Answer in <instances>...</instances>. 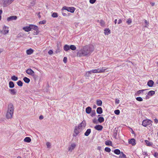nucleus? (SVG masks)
I'll return each instance as SVG.
<instances>
[{"mask_svg": "<svg viewBox=\"0 0 158 158\" xmlns=\"http://www.w3.org/2000/svg\"><path fill=\"white\" fill-rule=\"evenodd\" d=\"M94 50V48L93 46L86 45L83 49L77 52V56L80 57L89 55Z\"/></svg>", "mask_w": 158, "mask_h": 158, "instance_id": "1", "label": "nucleus"}, {"mask_svg": "<svg viewBox=\"0 0 158 158\" xmlns=\"http://www.w3.org/2000/svg\"><path fill=\"white\" fill-rule=\"evenodd\" d=\"M13 106L12 103H10L8 105V110L6 114L7 118L10 119L12 118L13 113Z\"/></svg>", "mask_w": 158, "mask_h": 158, "instance_id": "2", "label": "nucleus"}, {"mask_svg": "<svg viewBox=\"0 0 158 158\" xmlns=\"http://www.w3.org/2000/svg\"><path fill=\"white\" fill-rule=\"evenodd\" d=\"M75 10V8L73 7H67V6H64L62 8V10H66V11H65V12L68 14H69L68 12H70L72 13H73L74 12Z\"/></svg>", "mask_w": 158, "mask_h": 158, "instance_id": "3", "label": "nucleus"}, {"mask_svg": "<svg viewBox=\"0 0 158 158\" xmlns=\"http://www.w3.org/2000/svg\"><path fill=\"white\" fill-rule=\"evenodd\" d=\"M106 69L105 67H102V69H93L91 70V71H92V73H103Z\"/></svg>", "mask_w": 158, "mask_h": 158, "instance_id": "4", "label": "nucleus"}, {"mask_svg": "<svg viewBox=\"0 0 158 158\" xmlns=\"http://www.w3.org/2000/svg\"><path fill=\"white\" fill-rule=\"evenodd\" d=\"M152 122L150 120H144L143 121L142 125L144 127H146L148 125L151 124Z\"/></svg>", "mask_w": 158, "mask_h": 158, "instance_id": "5", "label": "nucleus"}, {"mask_svg": "<svg viewBox=\"0 0 158 158\" xmlns=\"http://www.w3.org/2000/svg\"><path fill=\"white\" fill-rule=\"evenodd\" d=\"M15 0H3V6L4 7L7 6Z\"/></svg>", "mask_w": 158, "mask_h": 158, "instance_id": "6", "label": "nucleus"}, {"mask_svg": "<svg viewBox=\"0 0 158 158\" xmlns=\"http://www.w3.org/2000/svg\"><path fill=\"white\" fill-rule=\"evenodd\" d=\"M81 129L77 127V126H76L74 131V134L73 135V136H76L80 132L79 130Z\"/></svg>", "mask_w": 158, "mask_h": 158, "instance_id": "7", "label": "nucleus"}, {"mask_svg": "<svg viewBox=\"0 0 158 158\" xmlns=\"http://www.w3.org/2000/svg\"><path fill=\"white\" fill-rule=\"evenodd\" d=\"M8 29V28L7 26H4L3 28V30H2V34L4 35L7 34L9 32Z\"/></svg>", "mask_w": 158, "mask_h": 158, "instance_id": "8", "label": "nucleus"}, {"mask_svg": "<svg viewBox=\"0 0 158 158\" xmlns=\"http://www.w3.org/2000/svg\"><path fill=\"white\" fill-rule=\"evenodd\" d=\"M17 17L16 16H10L7 18V20L8 21H10L13 20H16L17 19Z\"/></svg>", "mask_w": 158, "mask_h": 158, "instance_id": "9", "label": "nucleus"}, {"mask_svg": "<svg viewBox=\"0 0 158 158\" xmlns=\"http://www.w3.org/2000/svg\"><path fill=\"white\" fill-rule=\"evenodd\" d=\"M76 146V145L75 143H73L71 144L70 146L68 148L69 151L72 152V150L74 149Z\"/></svg>", "mask_w": 158, "mask_h": 158, "instance_id": "10", "label": "nucleus"}, {"mask_svg": "<svg viewBox=\"0 0 158 158\" xmlns=\"http://www.w3.org/2000/svg\"><path fill=\"white\" fill-rule=\"evenodd\" d=\"M86 126V122L85 120H83L81 123L79 124L77 127H79L80 129L83 127H85Z\"/></svg>", "mask_w": 158, "mask_h": 158, "instance_id": "11", "label": "nucleus"}, {"mask_svg": "<svg viewBox=\"0 0 158 158\" xmlns=\"http://www.w3.org/2000/svg\"><path fill=\"white\" fill-rule=\"evenodd\" d=\"M26 72L28 74L31 75V76L35 73L31 69H27L26 70Z\"/></svg>", "mask_w": 158, "mask_h": 158, "instance_id": "12", "label": "nucleus"}, {"mask_svg": "<svg viewBox=\"0 0 158 158\" xmlns=\"http://www.w3.org/2000/svg\"><path fill=\"white\" fill-rule=\"evenodd\" d=\"M94 128L98 131H101L103 129V126L102 125H96L94 127Z\"/></svg>", "mask_w": 158, "mask_h": 158, "instance_id": "13", "label": "nucleus"}, {"mask_svg": "<svg viewBox=\"0 0 158 158\" xmlns=\"http://www.w3.org/2000/svg\"><path fill=\"white\" fill-rule=\"evenodd\" d=\"M128 143L131 144L133 146H134L136 144L135 140L134 138H132L129 140Z\"/></svg>", "mask_w": 158, "mask_h": 158, "instance_id": "14", "label": "nucleus"}, {"mask_svg": "<svg viewBox=\"0 0 158 158\" xmlns=\"http://www.w3.org/2000/svg\"><path fill=\"white\" fill-rule=\"evenodd\" d=\"M30 27L31 28V30L32 29L35 31H37L38 29H39L38 27L35 25L30 24Z\"/></svg>", "mask_w": 158, "mask_h": 158, "instance_id": "15", "label": "nucleus"}, {"mask_svg": "<svg viewBox=\"0 0 158 158\" xmlns=\"http://www.w3.org/2000/svg\"><path fill=\"white\" fill-rule=\"evenodd\" d=\"M154 84V82L152 80H149L147 82V85L149 87H152Z\"/></svg>", "mask_w": 158, "mask_h": 158, "instance_id": "16", "label": "nucleus"}, {"mask_svg": "<svg viewBox=\"0 0 158 158\" xmlns=\"http://www.w3.org/2000/svg\"><path fill=\"white\" fill-rule=\"evenodd\" d=\"M91 111H92V108L88 106L86 108L85 112L87 114H90L91 113Z\"/></svg>", "mask_w": 158, "mask_h": 158, "instance_id": "17", "label": "nucleus"}, {"mask_svg": "<svg viewBox=\"0 0 158 158\" xmlns=\"http://www.w3.org/2000/svg\"><path fill=\"white\" fill-rule=\"evenodd\" d=\"M23 29L25 31L29 32L31 31V28L30 27V25L29 26H26L24 27L23 28Z\"/></svg>", "mask_w": 158, "mask_h": 158, "instance_id": "18", "label": "nucleus"}, {"mask_svg": "<svg viewBox=\"0 0 158 158\" xmlns=\"http://www.w3.org/2000/svg\"><path fill=\"white\" fill-rule=\"evenodd\" d=\"M147 89H141L140 90H139L135 94V96H139L140 94L143 92V91L146 90Z\"/></svg>", "mask_w": 158, "mask_h": 158, "instance_id": "19", "label": "nucleus"}, {"mask_svg": "<svg viewBox=\"0 0 158 158\" xmlns=\"http://www.w3.org/2000/svg\"><path fill=\"white\" fill-rule=\"evenodd\" d=\"M96 111L98 114H101L103 112L102 109L101 107H98L97 108Z\"/></svg>", "mask_w": 158, "mask_h": 158, "instance_id": "20", "label": "nucleus"}, {"mask_svg": "<svg viewBox=\"0 0 158 158\" xmlns=\"http://www.w3.org/2000/svg\"><path fill=\"white\" fill-rule=\"evenodd\" d=\"M70 49V46L69 45L67 44H65L64 45V49L65 51L67 52Z\"/></svg>", "mask_w": 158, "mask_h": 158, "instance_id": "21", "label": "nucleus"}, {"mask_svg": "<svg viewBox=\"0 0 158 158\" xmlns=\"http://www.w3.org/2000/svg\"><path fill=\"white\" fill-rule=\"evenodd\" d=\"M9 91H10V93L12 95H15L17 93V90L15 89H10Z\"/></svg>", "mask_w": 158, "mask_h": 158, "instance_id": "22", "label": "nucleus"}, {"mask_svg": "<svg viewBox=\"0 0 158 158\" xmlns=\"http://www.w3.org/2000/svg\"><path fill=\"white\" fill-rule=\"evenodd\" d=\"M33 52V50L31 48L27 49L26 51V53L28 55H31Z\"/></svg>", "mask_w": 158, "mask_h": 158, "instance_id": "23", "label": "nucleus"}, {"mask_svg": "<svg viewBox=\"0 0 158 158\" xmlns=\"http://www.w3.org/2000/svg\"><path fill=\"white\" fill-rule=\"evenodd\" d=\"M91 130L90 129H88L84 134L85 135V136H88L91 133Z\"/></svg>", "mask_w": 158, "mask_h": 158, "instance_id": "24", "label": "nucleus"}, {"mask_svg": "<svg viewBox=\"0 0 158 158\" xmlns=\"http://www.w3.org/2000/svg\"><path fill=\"white\" fill-rule=\"evenodd\" d=\"M96 104L98 106H101L102 104V101L99 99H97L96 101Z\"/></svg>", "mask_w": 158, "mask_h": 158, "instance_id": "25", "label": "nucleus"}, {"mask_svg": "<svg viewBox=\"0 0 158 158\" xmlns=\"http://www.w3.org/2000/svg\"><path fill=\"white\" fill-rule=\"evenodd\" d=\"M9 87L10 88H13L15 86V85L14 82L12 81H10L9 82Z\"/></svg>", "mask_w": 158, "mask_h": 158, "instance_id": "26", "label": "nucleus"}, {"mask_svg": "<svg viewBox=\"0 0 158 158\" xmlns=\"http://www.w3.org/2000/svg\"><path fill=\"white\" fill-rule=\"evenodd\" d=\"M23 80L27 83H28L30 81V79L26 77H25L23 78Z\"/></svg>", "mask_w": 158, "mask_h": 158, "instance_id": "27", "label": "nucleus"}, {"mask_svg": "<svg viewBox=\"0 0 158 158\" xmlns=\"http://www.w3.org/2000/svg\"><path fill=\"white\" fill-rule=\"evenodd\" d=\"M104 31H105L104 33L106 35H108L109 33L110 34V31L109 29V28H106Z\"/></svg>", "mask_w": 158, "mask_h": 158, "instance_id": "28", "label": "nucleus"}, {"mask_svg": "<svg viewBox=\"0 0 158 158\" xmlns=\"http://www.w3.org/2000/svg\"><path fill=\"white\" fill-rule=\"evenodd\" d=\"M98 121L100 123H102L104 121V118L102 117H99Z\"/></svg>", "mask_w": 158, "mask_h": 158, "instance_id": "29", "label": "nucleus"}, {"mask_svg": "<svg viewBox=\"0 0 158 158\" xmlns=\"http://www.w3.org/2000/svg\"><path fill=\"white\" fill-rule=\"evenodd\" d=\"M24 141L26 142L29 143L31 141V139L29 137H26L24 139Z\"/></svg>", "mask_w": 158, "mask_h": 158, "instance_id": "30", "label": "nucleus"}, {"mask_svg": "<svg viewBox=\"0 0 158 158\" xmlns=\"http://www.w3.org/2000/svg\"><path fill=\"white\" fill-rule=\"evenodd\" d=\"M155 94V91L153 90H151L148 92V95L149 96H153Z\"/></svg>", "mask_w": 158, "mask_h": 158, "instance_id": "31", "label": "nucleus"}, {"mask_svg": "<svg viewBox=\"0 0 158 158\" xmlns=\"http://www.w3.org/2000/svg\"><path fill=\"white\" fill-rule=\"evenodd\" d=\"M145 142L147 145L148 146H150L152 145V143L151 142H150L148 141V140H145Z\"/></svg>", "mask_w": 158, "mask_h": 158, "instance_id": "32", "label": "nucleus"}, {"mask_svg": "<svg viewBox=\"0 0 158 158\" xmlns=\"http://www.w3.org/2000/svg\"><path fill=\"white\" fill-rule=\"evenodd\" d=\"M115 154L117 155H119L121 153L120 151L118 149H115L114 151Z\"/></svg>", "mask_w": 158, "mask_h": 158, "instance_id": "33", "label": "nucleus"}, {"mask_svg": "<svg viewBox=\"0 0 158 158\" xmlns=\"http://www.w3.org/2000/svg\"><path fill=\"white\" fill-rule=\"evenodd\" d=\"M112 142L111 141L107 140L106 141L105 144L106 145H112Z\"/></svg>", "mask_w": 158, "mask_h": 158, "instance_id": "34", "label": "nucleus"}, {"mask_svg": "<svg viewBox=\"0 0 158 158\" xmlns=\"http://www.w3.org/2000/svg\"><path fill=\"white\" fill-rule=\"evenodd\" d=\"M11 79L13 81H16L18 80V77H16L15 75H13L11 77Z\"/></svg>", "mask_w": 158, "mask_h": 158, "instance_id": "35", "label": "nucleus"}, {"mask_svg": "<svg viewBox=\"0 0 158 158\" xmlns=\"http://www.w3.org/2000/svg\"><path fill=\"white\" fill-rule=\"evenodd\" d=\"M17 85L20 87H21L23 86V82L20 80H19L17 82Z\"/></svg>", "mask_w": 158, "mask_h": 158, "instance_id": "36", "label": "nucleus"}, {"mask_svg": "<svg viewBox=\"0 0 158 158\" xmlns=\"http://www.w3.org/2000/svg\"><path fill=\"white\" fill-rule=\"evenodd\" d=\"M100 23L101 26L104 27L105 26V23L103 20H101L100 22Z\"/></svg>", "mask_w": 158, "mask_h": 158, "instance_id": "37", "label": "nucleus"}, {"mask_svg": "<svg viewBox=\"0 0 158 158\" xmlns=\"http://www.w3.org/2000/svg\"><path fill=\"white\" fill-rule=\"evenodd\" d=\"M70 49L72 50H75L76 49V47L73 45H71L70 46Z\"/></svg>", "mask_w": 158, "mask_h": 158, "instance_id": "38", "label": "nucleus"}, {"mask_svg": "<svg viewBox=\"0 0 158 158\" xmlns=\"http://www.w3.org/2000/svg\"><path fill=\"white\" fill-rule=\"evenodd\" d=\"M60 47L59 46V45L57 44V49L56 50V52L58 53L60 52L61 50Z\"/></svg>", "mask_w": 158, "mask_h": 158, "instance_id": "39", "label": "nucleus"}, {"mask_svg": "<svg viewBox=\"0 0 158 158\" xmlns=\"http://www.w3.org/2000/svg\"><path fill=\"white\" fill-rule=\"evenodd\" d=\"M117 130L116 128H115L114 129V133L113 134L114 136H116L117 134Z\"/></svg>", "mask_w": 158, "mask_h": 158, "instance_id": "40", "label": "nucleus"}, {"mask_svg": "<svg viewBox=\"0 0 158 158\" xmlns=\"http://www.w3.org/2000/svg\"><path fill=\"white\" fill-rule=\"evenodd\" d=\"M121 155L119 156V158H123V157H126V155L123 153V152H121Z\"/></svg>", "mask_w": 158, "mask_h": 158, "instance_id": "41", "label": "nucleus"}, {"mask_svg": "<svg viewBox=\"0 0 158 158\" xmlns=\"http://www.w3.org/2000/svg\"><path fill=\"white\" fill-rule=\"evenodd\" d=\"M58 16V14L57 13L54 12L52 15V16L54 18L57 17Z\"/></svg>", "mask_w": 158, "mask_h": 158, "instance_id": "42", "label": "nucleus"}, {"mask_svg": "<svg viewBox=\"0 0 158 158\" xmlns=\"http://www.w3.org/2000/svg\"><path fill=\"white\" fill-rule=\"evenodd\" d=\"M105 151L107 152H110L111 151V149L108 147H106L105 148Z\"/></svg>", "mask_w": 158, "mask_h": 158, "instance_id": "43", "label": "nucleus"}, {"mask_svg": "<svg viewBox=\"0 0 158 158\" xmlns=\"http://www.w3.org/2000/svg\"><path fill=\"white\" fill-rule=\"evenodd\" d=\"M46 23V21L45 20H44L42 21H40L39 22V23L40 24H44Z\"/></svg>", "mask_w": 158, "mask_h": 158, "instance_id": "44", "label": "nucleus"}, {"mask_svg": "<svg viewBox=\"0 0 158 158\" xmlns=\"http://www.w3.org/2000/svg\"><path fill=\"white\" fill-rule=\"evenodd\" d=\"M91 116L92 117H93L95 116L96 115V112L95 110H93L91 111Z\"/></svg>", "mask_w": 158, "mask_h": 158, "instance_id": "45", "label": "nucleus"}, {"mask_svg": "<svg viewBox=\"0 0 158 158\" xmlns=\"http://www.w3.org/2000/svg\"><path fill=\"white\" fill-rule=\"evenodd\" d=\"M32 76L33 77L34 79L35 80H36V79H37L38 78V76L36 75L35 74V73H34Z\"/></svg>", "mask_w": 158, "mask_h": 158, "instance_id": "46", "label": "nucleus"}, {"mask_svg": "<svg viewBox=\"0 0 158 158\" xmlns=\"http://www.w3.org/2000/svg\"><path fill=\"white\" fill-rule=\"evenodd\" d=\"M136 100L138 101L141 102L143 100L142 98L141 97H137L136 98Z\"/></svg>", "mask_w": 158, "mask_h": 158, "instance_id": "47", "label": "nucleus"}, {"mask_svg": "<svg viewBox=\"0 0 158 158\" xmlns=\"http://www.w3.org/2000/svg\"><path fill=\"white\" fill-rule=\"evenodd\" d=\"M120 110H114V113L116 115H119L120 114Z\"/></svg>", "mask_w": 158, "mask_h": 158, "instance_id": "48", "label": "nucleus"}, {"mask_svg": "<svg viewBox=\"0 0 158 158\" xmlns=\"http://www.w3.org/2000/svg\"><path fill=\"white\" fill-rule=\"evenodd\" d=\"M131 19H129L126 22L128 25H130L131 23Z\"/></svg>", "mask_w": 158, "mask_h": 158, "instance_id": "49", "label": "nucleus"}, {"mask_svg": "<svg viewBox=\"0 0 158 158\" xmlns=\"http://www.w3.org/2000/svg\"><path fill=\"white\" fill-rule=\"evenodd\" d=\"M64 10H62V15L64 16H67V14L66 13L67 12H66L65 11V12H64Z\"/></svg>", "mask_w": 158, "mask_h": 158, "instance_id": "50", "label": "nucleus"}, {"mask_svg": "<svg viewBox=\"0 0 158 158\" xmlns=\"http://www.w3.org/2000/svg\"><path fill=\"white\" fill-rule=\"evenodd\" d=\"M35 31L34 32V35H37L40 32V31L39 29H38L37 31Z\"/></svg>", "mask_w": 158, "mask_h": 158, "instance_id": "51", "label": "nucleus"}, {"mask_svg": "<svg viewBox=\"0 0 158 158\" xmlns=\"http://www.w3.org/2000/svg\"><path fill=\"white\" fill-rule=\"evenodd\" d=\"M46 145L48 148H50L51 147V144L49 142H47L46 143Z\"/></svg>", "mask_w": 158, "mask_h": 158, "instance_id": "52", "label": "nucleus"}, {"mask_svg": "<svg viewBox=\"0 0 158 158\" xmlns=\"http://www.w3.org/2000/svg\"><path fill=\"white\" fill-rule=\"evenodd\" d=\"M96 0H89V2L91 4H93L96 2Z\"/></svg>", "mask_w": 158, "mask_h": 158, "instance_id": "53", "label": "nucleus"}, {"mask_svg": "<svg viewBox=\"0 0 158 158\" xmlns=\"http://www.w3.org/2000/svg\"><path fill=\"white\" fill-rule=\"evenodd\" d=\"M93 122L94 123L97 124L98 123V122L96 118H95L93 120Z\"/></svg>", "mask_w": 158, "mask_h": 158, "instance_id": "54", "label": "nucleus"}, {"mask_svg": "<svg viewBox=\"0 0 158 158\" xmlns=\"http://www.w3.org/2000/svg\"><path fill=\"white\" fill-rule=\"evenodd\" d=\"M48 53L49 55L52 54L53 53V51L52 50H50L49 51Z\"/></svg>", "mask_w": 158, "mask_h": 158, "instance_id": "55", "label": "nucleus"}, {"mask_svg": "<svg viewBox=\"0 0 158 158\" xmlns=\"http://www.w3.org/2000/svg\"><path fill=\"white\" fill-rule=\"evenodd\" d=\"M154 156L155 157L158 158V153L155 152Z\"/></svg>", "mask_w": 158, "mask_h": 158, "instance_id": "56", "label": "nucleus"}, {"mask_svg": "<svg viewBox=\"0 0 158 158\" xmlns=\"http://www.w3.org/2000/svg\"><path fill=\"white\" fill-rule=\"evenodd\" d=\"M67 58L66 57H64L63 60V61L64 63H66L67 62Z\"/></svg>", "mask_w": 158, "mask_h": 158, "instance_id": "57", "label": "nucleus"}, {"mask_svg": "<svg viewBox=\"0 0 158 158\" xmlns=\"http://www.w3.org/2000/svg\"><path fill=\"white\" fill-rule=\"evenodd\" d=\"M115 103L118 104L119 103V100L117 98L115 99Z\"/></svg>", "mask_w": 158, "mask_h": 158, "instance_id": "58", "label": "nucleus"}, {"mask_svg": "<svg viewBox=\"0 0 158 158\" xmlns=\"http://www.w3.org/2000/svg\"><path fill=\"white\" fill-rule=\"evenodd\" d=\"M122 20L121 19H119L118 21V24H120L121 23H122Z\"/></svg>", "mask_w": 158, "mask_h": 158, "instance_id": "59", "label": "nucleus"}, {"mask_svg": "<svg viewBox=\"0 0 158 158\" xmlns=\"http://www.w3.org/2000/svg\"><path fill=\"white\" fill-rule=\"evenodd\" d=\"M44 118V117L43 115H41L39 117V119L40 120H42Z\"/></svg>", "mask_w": 158, "mask_h": 158, "instance_id": "60", "label": "nucleus"}, {"mask_svg": "<svg viewBox=\"0 0 158 158\" xmlns=\"http://www.w3.org/2000/svg\"><path fill=\"white\" fill-rule=\"evenodd\" d=\"M85 75L87 77H89L90 76V75L89 74V73L88 72H87L86 73Z\"/></svg>", "mask_w": 158, "mask_h": 158, "instance_id": "61", "label": "nucleus"}, {"mask_svg": "<svg viewBox=\"0 0 158 158\" xmlns=\"http://www.w3.org/2000/svg\"><path fill=\"white\" fill-rule=\"evenodd\" d=\"M148 96H149V95H148V94L146 95V96L145 97V98L146 99H148L149 98V97Z\"/></svg>", "mask_w": 158, "mask_h": 158, "instance_id": "62", "label": "nucleus"}, {"mask_svg": "<svg viewBox=\"0 0 158 158\" xmlns=\"http://www.w3.org/2000/svg\"><path fill=\"white\" fill-rule=\"evenodd\" d=\"M154 121L156 123H158V120L157 118H155L154 119Z\"/></svg>", "mask_w": 158, "mask_h": 158, "instance_id": "63", "label": "nucleus"}, {"mask_svg": "<svg viewBox=\"0 0 158 158\" xmlns=\"http://www.w3.org/2000/svg\"><path fill=\"white\" fill-rule=\"evenodd\" d=\"M145 23L146 25H148V22L147 21V20H145Z\"/></svg>", "mask_w": 158, "mask_h": 158, "instance_id": "64", "label": "nucleus"}]
</instances>
